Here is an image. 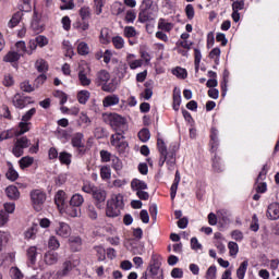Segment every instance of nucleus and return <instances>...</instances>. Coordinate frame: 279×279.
Masks as SVG:
<instances>
[{
    "mask_svg": "<svg viewBox=\"0 0 279 279\" xmlns=\"http://www.w3.org/2000/svg\"><path fill=\"white\" fill-rule=\"evenodd\" d=\"M123 209V195L114 194L107 201L106 215L107 217L114 218L121 215Z\"/></svg>",
    "mask_w": 279,
    "mask_h": 279,
    "instance_id": "obj_1",
    "label": "nucleus"
},
{
    "mask_svg": "<svg viewBox=\"0 0 279 279\" xmlns=\"http://www.w3.org/2000/svg\"><path fill=\"white\" fill-rule=\"evenodd\" d=\"M31 199L36 213H40L43 210V204L47 201V194L40 190H34L31 192Z\"/></svg>",
    "mask_w": 279,
    "mask_h": 279,
    "instance_id": "obj_2",
    "label": "nucleus"
},
{
    "mask_svg": "<svg viewBox=\"0 0 279 279\" xmlns=\"http://www.w3.org/2000/svg\"><path fill=\"white\" fill-rule=\"evenodd\" d=\"M111 128H114L117 132L123 133L128 130V124L125 123V119L117 113H113L109 117Z\"/></svg>",
    "mask_w": 279,
    "mask_h": 279,
    "instance_id": "obj_3",
    "label": "nucleus"
},
{
    "mask_svg": "<svg viewBox=\"0 0 279 279\" xmlns=\"http://www.w3.org/2000/svg\"><path fill=\"white\" fill-rule=\"evenodd\" d=\"M92 197L94 199V204L96 208L101 210V208L106 206V197H108V193L106 192V190L96 187V190L94 191V194H92Z\"/></svg>",
    "mask_w": 279,
    "mask_h": 279,
    "instance_id": "obj_4",
    "label": "nucleus"
},
{
    "mask_svg": "<svg viewBox=\"0 0 279 279\" xmlns=\"http://www.w3.org/2000/svg\"><path fill=\"white\" fill-rule=\"evenodd\" d=\"M162 265L158 259H153L149 264L147 271L153 279H165L163 270L160 268Z\"/></svg>",
    "mask_w": 279,
    "mask_h": 279,
    "instance_id": "obj_5",
    "label": "nucleus"
},
{
    "mask_svg": "<svg viewBox=\"0 0 279 279\" xmlns=\"http://www.w3.org/2000/svg\"><path fill=\"white\" fill-rule=\"evenodd\" d=\"M31 29H33L34 34L36 35L43 34L45 32V24L43 23L41 15L38 14V11H36V9H34Z\"/></svg>",
    "mask_w": 279,
    "mask_h": 279,
    "instance_id": "obj_6",
    "label": "nucleus"
},
{
    "mask_svg": "<svg viewBox=\"0 0 279 279\" xmlns=\"http://www.w3.org/2000/svg\"><path fill=\"white\" fill-rule=\"evenodd\" d=\"M125 138L123 133L117 132L116 135H111V145L117 147L119 151H125L128 149V142L123 141Z\"/></svg>",
    "mask_w": 279,
    "mask_h": 279,
    "instance_id": "obj_7",
    "label": "nucleus"
},
{
    "mask_svg": "<svg viewBox=\"0 0 279 279\" xmlns=\"http://www.w3.org/2000/svg\"><path fill=\"white\" fill-rule=\"evenodd\" d=\"M29 99H32V97L21 98V94H15L13 97V106H15V108H20V110H23L27 104H34V101Z\"/></svg>",
    "mask_w": 279,
    "mask_h": 279,
    "instance_id": "obj_8",
    "label": "nucleus"
},
{
    "mask_svg": "<svg viewBox=\"0 0 279 279\" xmlns=\"http://www.w3.org/2000/svg\"><path fill=\"white\" fill-rule=\"evenodd\" d=\"M191 46H193V41L189 40V36H181V39L177 41V49L179 53H182L183 56H186V52L182 51L180 47H182L183 49H191Z\"/></svg>",
    "mask_w": 279,
    "mask_h": 279,
    "instance_id": "obj_9",
    "label": "nucleus"
},
{
    "mask_svg": "<svg viewBox=\"0 0 279 279\" xmlns=\"http://www.w3.org/2000/svg\"><path fill=\"white\" fill-rule=\"evenodd\" d=\"M267 217L271 221L279 219V203H272L268 206Z\"/></svg>",
    "mask_w": 279,
    "mask_h": 279,
    "instance_id": "obj_10",
    "label": "nucleus"
},
{
    "mask_svg": "<svg viewBox=\"0 0 279 279\" xmlns=\"http://www.w3.org/2000/svg\"><path fill=\"white\" fill-rule=\"evenodd\" d=\"M56 233L63 239H69L71 236V227L66 222H59Z\"/></svg>",
    "mask_w": 279,
    "mask_h": 279,
    "instance_id": "obj_11",
    "label": "nucleus"
},
{
    "mask_svg": "<svg viewBox=\"0 0 279 279\" xmlns=\"http://www.w3.org/2000/svg\"><path fill=\"white\" fill-rule=\"evenodd\" d=\"M45 45H49V39L45 36H37L35 39L29 41L31 50L34 51L36 47H45Z\"/></svg>",
    "mask_w": 279,
    "mask_h": 279,
    "instance_id": "obj_12",
    "label": "nucleus"
},
{
    "mask_svg": "<svg viewBox=\"0 0 279 279\" xmlns=\"http://www.w3.org/2000/svg\"><path fill=\"white\" fill-rule=\"evenodd\" d=\"M110 82V73L106 70H101L97 73L96 84L101 86V84H106Z\"/></svg>",
    "mask_w": 279,
    "mask_h": 279,
    "instance_id": "obj_13",
    "label": "nucleus"
},
{
    "mask_svg": "<svg viewBox=\"0 0 279 279\" xmlns=\"http://www.w3.org/2000/svg\"><path fill=\"white\" fill-rule=\"evenodd\" d=\"M119 96L117 95H109L106 96L102 100V105L105 108H110V106H117L119 104Z\"/></svg>",
    "mask_w": 279,
    "mask_h": 279,
    "instance_id": "obj_14",
    "label": "nucleus"
},
{
    "mask_svg": "<svg viewBox=\"0 0 279 279\" xmlns=\"http://www.w3.org/2000/svg\"><path fill=\"white\" fill-rule=\"evenodd\" d=\"M7 196L9 199H19L21 197V192H19V187L14 185H10L5 189Z\"/></svg>",
    "mask_w": 279,
    "mask_h": 279,
    "instance_id": "obj_15",
    "label": "nucleus"
},
{
    "mask_svg": "<svg viewBox=\"0 0 279 279\" xmlns=\"http://www.w3.org/2000/svg\"><path fill=\"white\" fill-rule=\"evenodd\" d=\"M68 241L72 252H80V247H82V238L71 236Z\"/></svg>",
    "mask_w": 279,
    "mask_h": 279,
    "instance_id": "obj_16",
    "label": "nucleus"
},
{
    "mask_svg": "<svg viewBox=\"0 0 279 279\" xmlns=\"http://www.w3.org/2000/svg\"><path fill=\"white\" fill-rule=\"evenodd\" d=\"M35 68L38 71V73L45 74L47 71H49V63L45 59H38L35 62Z\"/></svg>",
    "mask_w": 279,
    "mask_h": 279,
    "instance_id": "obj_17",
    "label": "nucleus"
},
{
    "mask_svg": "<svg viewBox=\"0 0 279 279\" xmlns=\"http://www.w3.org/2000/svg\"><path fill=\"white\" fill-rule=\"evenodd\" d=\"M29 125H32V122L22 121L19 123V131H15V136H23V134L29 132Z\"/></svg>",
    "mask_w": 279,
    "mask_h": 279,
    "instance_id": "obj_18",
    "label": "nucleus"
},
{
    "mask_svg": "<svg viewBox=\"0 0 279 279\" xmlns=\"http://www.w3.org/2000/svg\"><path fill=\"white\" fill-rule=\"evenodd\" d=\"M180 104H182V95L180 94V90L178 88H174L173 90V110L178 112L180 110Z\"/></svg>",
    "mask_w": 279,
    "mask_h": 279,
    "instance_id": "obj_19",
    "label": "nucleus"
},
{
    "mask_svg": "<svg viewBox=\"0 0 279 279\" xmlns=\"http://www.w3.org/2000/svg\"><path fill=\"white\" fill-rule=\"evenodd\" d=\"M45 263L46 265H56L58 263V253L50 251L45 254Z\"/></svg>",
    "mask_w": 279,
    "mask_h": 279,
    "instance_id": "obj_20",
    "label": "nucleus"
},
{
    "mask_svg": "<svg viewBox=\"0 0 279 279\" xmlns=\"http://www.w3.org/2000/svg\"><path fill=\"white\" fill-rule=\"evenodd\" d=\"M72 145L78 149L84 147V134L76 133L72 137Z\"/></svg>",
    "mask_w": 279,
    "mask_h": 279,
    "instance_id": "obj_21",
    "label": "nucleus"
},
{
    "mask_svg": "<svg viewBox=\"0 0 279 279\" xmlns=\"http://www.w3.org/2000/svg\"><path fill=\"white\" fill-rule=\"evenodd\" d=\"M9 170L5 173V177L8 180H11V182H15V180H19V172L14 170V167H12V162H8Z\"/></svg>",
    "mask_w": 279,
    "mask_h": 279,
    "instance_id": "obj_22",
    "label": "nucleus"
},
{
    "mask_svg": "<svg viewBox=\"0 0 279 279\" xmlns=\"http://www.w3.org/2000/svg\"><path fill=\"white\" fill-rule=\"evenodd\" d=\"M21 60V53L16 51H10L3 57V62H19Z\"/></svg>",
    "mask_w": 279,
    "mask_h": 279,
    "instance_id": "obj_23",
    "label": "nucleus"
},
{
    "mask_svg": "<svg viewBox=\"0 0 279 279\" xmlns=\"http://www.w3.org/2000/svg\"><path fill=\"white\" fill-rule=\"evenodd\" d=\"M247 267H250V263L244 260L240 264V267L236 269V276L239 279L245 278V272L247 271Z\"/></svg>",
    "mask_w": 279,
    "mask_h": 279,
    "instance_id": "obj_24",
    "label": "nucleus"
},
{
    "mask_svg": "<svg viewBox=\"0 0 279 279\" xmlns=\"http://www.w3.org/2000/svg\"><path fill=\"white\" fill-rule=\"evenodd\" d=\"M23 19V11H17L16 13L13 14L12 19L9 22V27H11V29L13 27H16V25L19 23H21V20Z\"/></svg>",
    "mask_w": 279,
    "mask_h": 279,
    "instance_id": "obj_25",
    "label": "nucleus"
},
{
    "mask_svg": "<svg viewBox=\"0 0 279 279\" xmlns=\"http://www.w3.org/2000/svg\"><path fill=\"white\" fill-rule=\"evenodd\" d=\"M37 256H38V251H37L36 246H31L27 250V258H28L31 265H36Z\"/></svg>",
    "mask_w": 279,
    "mask_h": 279,
    "instance_id": "obj_26",
    "label": "nucleus"
},
{
    "mask_svg": "<svg viewBox=\"0 0 279 279\" xmlns=\"http://www.w3.org/2000/svg\"><path fill=\"white\" fill-rule=\"evenodd\" d=\"M90 99V92L88 90H80L77 93V100L78 104H82L83 106L86 105V102Z\"/></svg>",
    "mask_w": 279,
    "mask_h": 279,
    "instance_id": "obj_27",
    "label": "nucleus"
},
{
    "mask_svg": "<svg viewBox=\"0 0 279 279\" xmlns=\"http://www.w3.org/2000/svg\"><path fill=\"white\" fill-rule=\"evenodd\" d=\"M73 269V264L71 262H65L63 264V269L57 272L58 278H64V276H69V271Z\"/></svg>",
    "mask_w": 279,
    "mask_h": 279,
    "instance_id": "obj_28",
    "label": "nucleus"
},
{
    "mask_svg": "<svg viewBox=\"0 0 279 279\" xmlns=\"http://www.w3.org/2000/svg\"><path fill=\"white\" fill-rule=\"evenodd\" d=\"M84 204V196L80 194H74L70 199V206L78 207Z\"/></svg>",
    "mask_w": 279,
    "mask_h": 279,
    "instance_id": "obj_29",
    "label": "nucleus"
},
{
    "mask_svg": "<svg viewBox=\"0 0 279 279\" xmlns=\"http://www.w3.org/2000/svg\"><path fill=\"white\" fill-rule=\"evenodd\" d=\"M131 187L134 189L135 191H145V189H147V183L138 179H134L131 182Z\"/></svg>",
    "mask_w": 279,
    "mask_h": 279,
    "instance_id": "obj_30",
    "label": "nucleus"
},
{
    "mask_svg": "<svg viewBox=\"0 0 279 279\" xmlns=\"http://www.w3.org/2000/svg\"><path fill=\"white\" fill-rule=\"evenodd\" d=\"M20 167L21 169H27V167H32V165H34V157H23L22 159H20Z\"/></svg>",
    "mask_w": 279,
    "mask_h": 279,
    "instance_id": "obj_31",
    "label": "nucleus"
},
{
    "mask_svg": "<svg viewBox=\"0 0 279 279\" xmlns=\"http://www.w3.org/2000/svg\"><path fill=\"white\" fill-rule=\"evenodd\" d=\"M172 75H175L181 80H186L189 74L186 73V69L177 66L175 69L172 70Z\"/></svg>",
    "mask_w": 279,
    "mask_h": 279,
    "instance_id": "obj_32",
    "label": "nucleus"
},
{
    "mask_svg": "<svg viewBox=\"0 0 279 279\" xmlns=\"http://www.w3.org/2000/svg\"><path fill=\"white\" fill-rule=\"evenodd\" d=\"M20 88L21 90H23L24 93H34L36 90V86H32V84H29V81H24L20 84Z\"/></svg>",
    "mask_w": 279,
    "mask_h": 279,
    "instance_id": "obj_33",
    "label": "nucleus"
},
{
    "mask_svg": "<svg viewBox=\"0 0 279 279\" xmlns=\"http://www.w3.org/2000/svg\"><path fill=\"white\" fill-rule=\"evenodd\" d=\"M157 147L160 156H168L169 151L167 150V145L165 144V141L161 138L157 140Z\"/></svg>",
    "mask_w": 279,
    "mask_h": 279,
    "instance_id": "obj_34",
    "label": "nucleus"
},
{
    "mask_svg": "<svg viewBox=\"0 0 279 279\" xmlns=\"http://www.w3.org/2000/svg\"><path fill=\"white\" fill-rule=\"evenodd\" d=\"M15 144L19 147H22L23 149H27V147H29V145H32V143L29 142V138H27V136H23L20 137L15 141Z\"/></svg>",
    "mask_w": 279,
    "mask_h": 279,
    "instance_id": "obj_35",
    "label": "nucleus"
},
{
    "mask_svg": "<svg viewBox=\"0 0 279 279\" xmlns=\"http://www.w3.org/2000/svg\"><path fill=\"white\" fill-rule=\"evenodd\" d=\"M78 80L83 86H90V78H88L84 70L78 72Z\"/></svg>",
    "mask_w": 279,
    "mask_h": 279,
    "instance_id": "obj_36",
    "label": "nucleus"
},
{
    "mask_svg": "<svg viewBox=\"0 0 279 279\" xmlns=\"http://www.w3.org/2000/svg\"><path fill=\"white\" fill-rule=\"evenodd\" d=\"M151 134L149 133V129H142L138 132V138L142 141V143H147L149 141Z\"/></svg>",
    "mask_w": 279,
    "mask_h": 279,
    "instance_id": "obj_37",
    "label": "nucleus"
},
{
    "mask_svg": "<svg viewBox=\"0 0 279 279\" xmlns=\"http://www.w3.org/2000/svg\"><path fill=\"white\" fill-rule=\"evenodd\" d=\"M64 195H66V193H64V191H59L54 197V204H57L58 208H60L61 206H64Z\"/></svg>",
    "mask_w": 279,
    "mask_h": 279,
    "instance_id": "obj_38",
    "label": "nucleus"
},
{
    "mask_svg": "<svg viewBox=\"0 0 279 279\" xmlns=\"http://www.w3.org/2000/svg\"><path fill=\"white\" fill-rule=\"evenodd\" d=\"M66 214L70 216V217H80V215L82 214V211L80 210V207H75L73 205H70L68 208H66Z\"/></svg>",
    "mask_w": 279,
    "mask_h": 279,
    "instance_id": "obj_39",
    "label": "nucleus"
},
{
    "mask_svg": "<svg viewBox=\"0 0 279 279\" xmlns=\"http://www.w3.org/2000/svg\"><path fill=\"white\" fill-rule=\"evenodd\" d=\"M59 160L61 165H71V154L66 151H62L59 155Z\"/></svg>",
    "mask_w": 279,
    "mask_h": 279,
    "instance_id": "obj_40",
    "label": "nucleus"
},
{
    "mask_svg": "<svg viewBox=\"0 0 279 279\" xmlns=\"http://www.w3.org/2000/svg\"><path fill=\"white\" fill-rule=\"evenodd\" d=\"M14 136H16V131H13V130L3 131L0 134V141H8V138H14Z\"/></svg>",
    "mask_w": 279,
    "mask_h": 279,
    "instance_id": "obj_41",
    "label": "nucleus"
},
{
    "mask_svg": "<svg viewBox=\"0 0 279 279\" xmlns=\"http://www.w3.org/2000/svg\"><path fill=\"white\" fill-rule=\"evenodd\" d=\"M45 82H47V75L46 74L38 75L34 81L35 88H40V86H43Z\"/></svg>",
    "mask_w": 279,
    "mask_h": 279,
    "instance_id": "obj_42",
    "label": "nucleus"
},
{
    "mask_svg": "<svg viewBox=\"0 0 279 279\" xmlns=\"http://www.w3.org/2000/svg\"><path fill=\"white\" fill-rule=\"evenodd\" d=\"M159 29L162 32H171L173 29V24L165 22V20H160L158 24Z\"/></svg>",
    "mask_w": 279,
    "mask_h": 279,
    "instance_id": "obj_43",
    "label": "nucleus"
},
{
    "mask_svg": "<svg viewBox=\"0 0 279 279\" xmlns=\"http://www.w3.org/2000/svg\"><path fill=\"white\" fill-rule=\"evenodd\" d=\"M10 241V232L0 231V252L3 250V243Z\"/></svg>",
    "mask_w": 279,
    "mask_h": 279,
    "instance_id": "obj_44",
    "label": "nucleus"
},
{
    "mask_svg": "<svg viewBox=\"0 0 279 279\" xmlns=\"http://www.w3.org/2000/svg\"><path fill=\"white\" fill-rule=\"evenodd\" d=\"M80 16L82 21H88V19H90V9L88 7L81 8Z\"/></svg>",
    "mask_w": 279,
    "mask_h": 279,
    "instance_id": "obj_45",
    "label": "nucleus"
},
{
    "mask_svg": "<svg viewBox=\"0 0 279 279\" xmlns=\"http://www.w3.org/2000/svg\"><path fill=\"white\" fill-rule=\"evenodd\" d=\"M185 14L189 21H193V19L195 17V8H193V4H187L185 7Z\"/></svg>",
    "mask_w": 279,
    "mask_h": 279,
    "instance_id": "obj_46",
    "label": "nucleus"
},
{
    "mask_svg": "<svg viewBox=\"0 0 279 279\" xmlns=\"http://www.w3.org/2000/svg\"><path fill=\"white\" fill-rule=\"evenodd\" d=\"M228 247L230 256H236L239 254V244L235 242H229Z\"/></svg>",
    "mask_w": 279,
    "mask_h": 279,
    "instance_id": "obj_47",
    "label": "nucleus"
},
{
    "mask_svg": "<svg viewBox=\"0 0 279 279\" xmlns=\"http://www.w3.org/2000/svg\"><path fill=\"white\" fill-rule=\"evenodd\" d=\"M194 56H195V60H194L195 71L197 73V71H199V62H202V52L198 49H195Z\"/></svg>",
    "mask_w": 279,
    "mask_h": 279,
    "instance_id": "obj_48",
    "label": "nucleus"
},
{
    "mask_svg": "<svg viewBox=\"0 0 279 279\" xmlns=\"http://www.w3.org/2000/svg\"><path fill=\"white\" fill-rule=\"evenodd\" d=\"M101 88L105 93H114V90H117L114 83H102Z\"/></svg>",
    "mask_w": 279,
    "mask_h": 279,
    "instance_id": "obj_49",
    "label": "nucleus"
},
{
    "mask_svg": "<svg viewBox=\"0 0 279 279\" xmlns=\"http://www.w3.org/2000/svg\"><path fill=\"white\" fill-rule=\"evenodd\" d=\"M112 43L116 47V49H123L124 40L121 36L112 37Z\"/></svg>",
    "mask_w": 279,
    "mask_h": 279,
    "instance_id": "obj_50",
    "label": "nucleus"
},
{
    "mask_svg": "<svg viewBox=\"0 0 279 279\" xmlns=\"http://www.w3.org/2000/svg\"><path fill=\"white\" fill-rule=\"evenodd\" d=\"M245 8V0H236L232 3V10L239 12Z\"/></svg>",
    "mask_w": 279,
    "mask_h": 279,
    "instance_id": "obj_51",
    "label": "nucleus"
},
{
    "mask_svg": "<svg viewBox=\"0 0 279 279\" xmlns=\"http://www.w3.org/2000/svg\"><path fill=\"white\" fill-rule=\"evenodd\" d=\"M10 221V215L3 209L0 210V226H5Z\"/></svg>",
    "mask_w": 279,
    "mask_h": 279,
    "instance_id": "obj_52",
    "label": "nucleus"
},
{
    "mask_svg": "<svg viewBox=\"0 0 279 279\" xmlns=\"http://www.w3.org/2000/svg\"><path fill=\"white\" fill-rule=\"evenodd\" d=\"M24 149L21 146H19V144H14L13 149H12V154L16 157V158H21V156H23L24 154Z\"/></svg>",
    "mask_w": 279,
    "mask_h": 279,
    "instance_id": "obj_53",
    "label": "nucleus"
},
{
    "mask_svg": "<svg viewBox=\"0 0 279 279\" xmlns=\"http://www.w3.org/2000/svg\"><path fill=\"white\" fill-rule=\"evenodd\" d=\"M48 247H50V250H58V247H60V242L58 239H56V236H51L49 239Z\"/></svg>",
    "mask_w": 279,
    "mask_h": 279,
    "instance_id": "obj_54",
    "label": "nucleus"
},
{
    "mask_svg": "<svg viewBox=\"0 0 279 279\" xmlns=\"http://www.w3.org/2000/svg\"><path fill=\"white\" fill-rule=\"evenodd\" d=\"M77 51L80 56L88 54V45H86V43L78 44Z\"/></svg>",
    "mask_w": 279,
    "mask_h": 279,
    "instance_id": "obj_55",
    "label": "nucleus"
},
{
    "mask_svg": "<svg viewBox=\"0 0 279 279\" xmlns=\"http://www.w3.org/2000/svg\"><path fill=\"white\" fill-rule=\"evenodd\" d=\"M100 177H101L102 180H110V177H111L110 168L102 167L100 169Z\"/></svg>",
    "mask_w": 279,
    "mask_h": 279,
    "instance_id": "obj_56",
    "label": "nucleus"
},
{
    "mask_svg": "<svg viewBox=\"0 0 279 279\" xmlns=\"http://www.w3.org/2000/svg\"><path fill=\"white\" fill-rule=\"evenodd\" d=\"M34 114H36V108H32L31 110H28L23 117H22V121H32V117H34Z\"/></svg>",
    "mask_w": 279,
    "mask_h": 279,
    "instance_id": "obj_57",
    "label": "nucleus"
},
{
    "mask_svg": "<svg viewBox=\"0 0 279 279\" xmlns=\"http://www.w3.org/2000/svg\"><path fill=\"white\" fill-rule=\"evenodd\" d=\"M97 186H95L94 184H85L82 187V191H84V193H88L89 195H93L96 191Z\"/></svg>",
    "mask_w": 279,
    "mask_h": 279,
    "instance_id": "obj_58",
    "label": "nucleus"
},
{
    "mask_svg": "<svg viewBox=\"0 0 279 279\" xmlns=\"http://www.w3.org/2000/svg\"><path fill=\"white\" fill-rule=\"evenodd\" d=\"M95 8H96V14H101V8L106 4V0H94Z\"/></svg>",
    "mask_w": 279,
    "mask_h": 279,
    "instance_id": "obj_59",
    "label": "nucleus"
},
{
    "mask_svg": "<svg viewBox=\"0 0 279 279\" xmlns=\"http://www.w3.org/2000/svg\"><path fill=\"white\" fill-rule=\"evenodd\" d=\"M135 20H136V12H134L133 10H129L125 15L126 23H134Z\"/></svg>",
    "mask_w": 279,
    "mask_h": 279,
    "instance_id": "obj_60",
    "label": "nucleus"
},
{
    "mask_svg": "<svg viewBox=\"0 0 279 279\" xmlns=\"http://www.w3.org/2000/svg\"><path fill=\"white\" fill-rule=\"evenodd\" d=\"M140 219L143 221V223H149V213H147V209H143L140 213Z\"/></svg>",
    "mask_w": 279,
    "mask_h": 279,
    "instance_id": "obj_61",
    "label": "nucleus"
},
{
    "mask_svg": "<svg viewBox=\"0 0 279 279\" xmlns=\"http://www.w3.org/2000/svg\"><path fill=\"white\" fill-rule=\"evenodd\" d=\"M16 206L14 205V203H7L4 204V213L12 215V213H14Z\"/></svg>",
    "mask_w": 279,
    "mask_h": 279,
    "instance_id": "obj_62",
    "label": "nucleus"
},
{
    "mask_svg": "<svg viewBox=\"0 0 279 279\" xmlns=\"http://www.w3.org/2000/svg\"><path fill=\"white\" fill-rule=\"evenodd\" d=\"M11 274L14 279H22L23 278V272L19 268H11Z\"/></svg>",
    "mask_w": 279,
    "mask_h": 279,
    "instance_id": "obj_63",
    "label": "nucleus"
},
{
    "mask_svg": "<svg viewBox=\"0 0 279 279\" xmlns=\"http://www.w3.org/2000/svg\"><path fill=\"white\" fill-rule=\"evenodd\" d=\"M167 159L170 165H175V150L168 151Z\"/></svg>",
    "mask_w": 279,
    "mask_h": 279,
    "instance_id": "obj_64",
    "label": "nucleus"
}]
</instances>
